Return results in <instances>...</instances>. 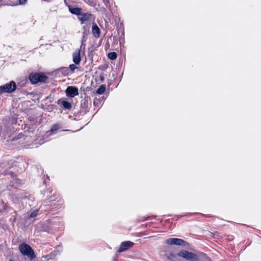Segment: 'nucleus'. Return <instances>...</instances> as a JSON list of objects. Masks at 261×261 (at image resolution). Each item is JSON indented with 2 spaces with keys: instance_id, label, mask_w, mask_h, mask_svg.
I'll use <instances>...</instances> for the list:
<instances>
[{
  "instance_id": "f257e3e1",
  "label": "nucleus",
  "mask_w": 261,
  "mask_h": 261,
  "mask_svg": "<svg viewBox=\"0 0 261 261\" xmlns=\"http://www.w3.org/2000/svg\"><path fill=\"white\" fill-rule=\"evenodd\" d=\"M19 249L23 255H27L31 259L35 257V254L32 248L28 244L23 243L19 245Z\"/></svg>"
},
{
  "instance_id": "f03ea898",
  "label": "nucleus",
  "mask_w": 261,
  "mask_h": 261,
  "mask_svg": "<svg viewBox=\"0 0 261 261\" xmlns=\"http://www.w3.org/2000/svg\"><path fill=\"white\" fill-rule=\"evenodd\" d=\"M177 255L189 261H198L199 259L196 254L185 250H181Z\"/></svg>"
},
{
  "instance_id": "7ed1b4c3",
  "label": "nucleus",
  "mask_w": 261,
  "mask_h": 261,
  "mask_svg": "<svg viewBox=\"0 0 261 261\" xmlns=\"http://www.w3.org/2000/svg\"><path fill=\"white\" fill-rule=\"evenodd\" d=\"M16 89V85L15 82L11 81L10 83L0 86V94L4 93H12Z\"/></svg>"
},
{
  "instance_id": "20e7f679",
  "label": "nucleus",
  "mask_w": 261,
  "mask_h": 261,
  "mask_svg": "<svg viewBox=\"0 0 261 261\" xmlns=\"http://www.w3.org/2000/svg\"><path fill=\"white\" fill-rule=\"evenodd\" d=\"M29 79L33 84H36L39 82H45L48 77L42 73H31Z\"/></svg>"
},
{
  "instance_id": "39448f33",
  "label": "nucleus",
  "mask_w": 261,
  "mask_h": 261,
  "mask_svg": "<svg viewBox=\"0 0 261 261\" xmlns=\"http://www.w3.org/2000/svg\"><path fill=\"white\" fill-rule=\"evenodd\" d=\"M78 18L82 24H86V22L90 23L91 21L93 22L94 21L93 15L88 13H81L79 16H78Z\"/></svg>"
},
{
  "instance_id": "423d86ee",
  "label": "nucleus",
  "mask_w": 261,
  "mask_h": 261,
  "mask_svg": "<svg viewBox=\"0 0 261 261\" xmlns=\"http://www.w3.org/2000/svg\"><path fill=\"white\" fill-rule=\"evenodd\" d=\"M165 242L169 245H176L178 246H185L187 242L182 239L175 238H172L167 239Z\"/></svg>"
},
{
  "instance_id": "0eeeda50",
  "label": "nucleus",
  "mask_w": 261,
  "mask_h": 261,
  "mask_svg": "<svg viewBox=\"0 0 261 261\" xmlns=\"http://www.w3.org/2000/svg\"><path fill=\"white\" fill-rule=\"evenodd\" d=\"M66 95L70 98H73L79 95L78 88L74 86H68L65 90Z\"/></svg>"
},
{
  "instance_id": "6e6552de",
  "label": "nucleus",
  "mask_w": 261,
  "mask_h": 261,
  "mask_svg": "<svg viewBox=\"0 0 261 261\" xmlns=\"http://www.w3.org/2000/svg\"><path fill=\"white\" fill-rule=\"evenodd\" d=\"M134 243L131 241H124L121 243L120 247L117 251L118 252H122L126 251L128 249L133 247Z\"/></svg>"
},
{
  "instance_id": "1a4fd4ad",
  "label": "nucleus",
  "mask_w": 261,
  "mask_h": 261,
  "mask_svg": "<svg viewBox=\"0 0 261 261\" xmlns=\"http://www.w3.org/2000/svg\"><path fill=\"white\" fill-rule=\"evenodd\" d=\"M73 61L75 65H79L81 62V49H77L72 55Z\"/></svg>"
},
{
  "instance_id": "9d476101",
  "label": "nucleus",
  "mask_w": 261,
  "mask_h": 261,
  "mask_svg": "<svg viewBox=\"0 0 261 261\" xmlns=\"http://www.w3.org/2000/svg\"><path fill=\"white\" fill-rule=\"evenodd\" d=\"M92 32L94 37L98 38L100 35V30L97 25L92 22Z\"/></svg>"
},
{
  "instance_id": "9b49d317",
  "label": "nucleus",
  "mask_w": 261,
  "mask_h": 261,
  "mask_svg": "<svg viewBox=\"0 0 261 261\" xmlns=\"http://www.w3.org/2000/svg\"><path fill=\"white\" fill-rule=\"evenodd\" d=\"M58 103H60L65 109L70 110L72 108L71 103L66 100H62L61 99H59L58 100Z\"/></svg>"
},
{
  "instance_id": "f8f14e48",
  "label": "nucleus",
  "mask_w": 261,
  "mask_h": 261,
  "mask_svg": "<svg viewBox=\"0 0 261 261\" xmlns=\"http://www.w3.org/2000/svg\"><path fill=\"white\" fill-rule=\"evenodd\" d=\"M70 12L73 14H75L79 16V15L81 13L82 9L80 8H74L69 9Z\"/></svg>"
},
{
  "instance_id": "ddd939ff",
  "label": "nucleus",
  "mask_w": 261,
  "mask_h": 261,
  "mask_svg": "<svg viewBox=\"0 0 261 261\" xmlns=\"http://www.w3.org/2000/svg\"><path fill=\"white\" fill-rule=\"evenodd\" d=\"M165 256L168 260H170L171 261L175 260L176 258V255L173 253H167Z\"/></svg>"
},
{
  "instance_id": "4468645a",
  "label": "nucleus",
  "mask_w": 261,
  "mask_h": 261,
  "mask_svg": "<svg viewBox=\"0 0 261 261\" xmlns=\"http://www.w3.org/2000/svg\"><path fill=\"white\" fill-rule=\"evenodd\" d=\"M106 86L105 85H101L96 91V93L98 94H103L106 91Z\"/></svg>"
},
{
  "instance_id": "2eb2a0df",
  "label": "nucleus",
  "mask_w": 261,
  "mask_h": 261,
  "mask_svg": "<svg viewBox=\"0 0 261 261\" xmlns=\"http://www.w3.org/2000/svg\"><path fill=\"white\" fill-rule=\"evenodd\" d=\"M108 58L111 60H115L117 58V54L115 52H111L108 54Z\"/></svg>"
},
{
  "instance_id": "dca6fc26",
  "label": "nucleus",
  "mask_w": 261,
  "mask_h": 261,
  "mask_svg": "<svg viewBox=\"0 0 261 261\" xmlns=\"http://www.w3.org/2000/svg\"><path fill=\"white\" fill-rule=\"evenodd\" d=\"M27 1L28 0H19L18 3H16L15 4L13 5V6H17L18 5H24L27 3Z\"/></svg>"
},
{
  "instance_id": "f3484780",
  "label": "nucleus",
  "mask_w": 261,
  "mask_h": 261,
  "mask_svg": "<svg viewBox=\"0 0 261 261\" xmlns=\"http://www.w3.org/2000/svg\"><path fill=\"white\" fill-rule=\"evenodd\" d=\"M38 210H36L31 212L30 214V217L34 218L36 217L38 214Z\"/></svg>"
},
{
  "instance_id": "a211bd4d",
  "label": "nucleus",
  "mask_w": 261,
  "mask_h": 261,
  "mask_svg": "<svg viewBox=\"0 0 261 261\" xmlns=\"http://www.w3.org/2000/svg\"><path fill=\"white\" fill-rule=\"evenodd\" d=\"M59 128V127L58 125H57V124H54V125L52 126V127H51V130H50V132H51V133H54L55 131H56V130H58Z\"/></svg>"
},
{
  "instance_id": "6ab92c4d",
  "label": "nucleus",
  "mask_w": 261,
  "mask_h": 261,
  "mask_svg": "<svg viewBox=\"0 0 261 261\" xmlns=\"http://www.w3.org/2000/svg\"><path fill=\"white\" fill-rule=\"evenodd\" d=\"M89 31H84L83 32V40L82 41H84L86 40V36H87Z\"/></svg>"
},
{
  "instance_id": "aec40b11",
  "label": "nucleus",
  "mask_w": 261,
  "mask_h": 261,
  "mask_svg": "<svg viewBox=\"0 0 261 261\" xmlns=\"http://www.w3.org/2000/svg\"><path fill=\"white\" fill-rule=\"evenodd\" d=\"M69 68L72 71H74V70L77 68V67L74 64H71L69 66Z\"/></svg>"
},
{
  "instance_id": "412c9836",
  "label": "nucleus",
  "mask_w": 261,
  "mask_h": 261,
  "mask_svg": "<svg viewBox=\"0 0 261 261\" xmlns=\"http://www.w3.org/2000/svg\"><path fill=\"white\" fill-rule=\"evenodd\" d=\"M83 29L84 30V31H89V26L86 24L83 26Z\"/></svg>"
},
{
  "instance_id": "4be33fe9",
  "label": "nucleus",
  "mask_w": 261,
  "mask_h": 261,
  "mask_svg": "<svg viewBox=\"0 0 261 261\" xmlns=\"http://www.w3.org/2000/svg\"><path fill=\"white\" fill-rule=\"evenodd\" d=\"M98 102H99L98 100H97V99L94 100V105L95 106H96V105H98Z\"/></svg>"
},
{
  "instance_id": "5701e85b",
  "label": "nucleus",
  "mask_w": 261,
  "mask_h": 261,
  "mask_svg": "<svg viewBox=\"0 0 261 261\" xmlns=\"http://www.w3.org/2000/svg\"><path fill=\"white\" fill-rule=\"evenodd\" d=\"M102 1L105 3L106 5L107 6V4L109 3V0H102Z\"/></svg>"
},
{
  "instance_id": "b1692460",
  "label": "nucleus",
  "mask_w": 261,
  "mask_h": 261,
  "mask_svg": "<svg viewBox=\"0 0 261 261\" xmlns=\"http://www.w3.org/2000/svg\"><path fill=\"white\" fill-rule=\"evenodd\" d=\"M101 81H103L104 80V77L103 76H100V77Z\"/></svg>"
},
{
  "instance_id": "393cba45",
  "label": "nucleus",
  "mask_w": 261,
  "mask_h": 261,
  "mask_svg": "<svg viewBox=\"0 0 261 261\" xmlns=\"http://www.w3.org/2000/svg\"><path fill=\"white\" fill-rule=\"evenodd\" d=\"M9 261H14V260H12V259H10V260H9Z\"/></svg>"
},
{
  "instance_id": "a878e982",
  "label": "nucleus",
  "mask_w": 261,
  "mask_h": 261,
  "mask_svg": "<svg viewBox=\"0 0 261 261\" xmlns=\"http://www.w3.org/2000/svg\"><path fill=\"white\" fill-rule=\"evenodd\" d=\"M2 0H0V1H1Z\"/></svg>"
}]
</instances>
